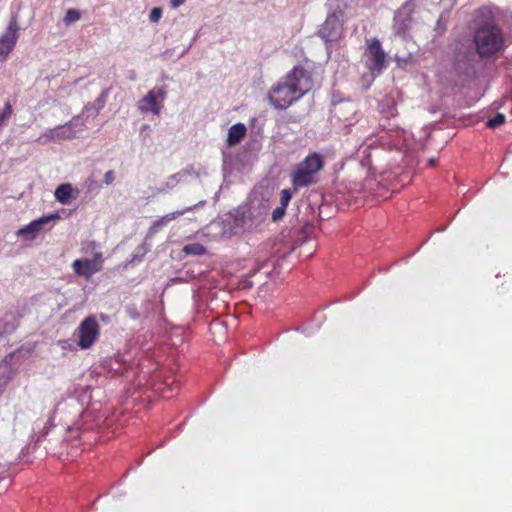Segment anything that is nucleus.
Returning <instances> with one entry per match:
<instances>
[{"label": "nucleus", "instance_id": "f257e3e1", "mask_svg": "<svg viewBox=\"0 0 512 512\" xmlns=\"http://www.w3.org/2000/svg\"><path fill=\"white\" fill-rule=\"evenodd\" d=\"M312 87L311 73L302 66H295L272 85L267 98L275 109L285 110L307 94Z\"/></svg>", "mask_w": 512, "mask_h": 512}, {"label": "nucleus", "instance_id": "f03ea898", "mask_svg": "<svg viewBox=\"0 0 512 512\" xmlns=\"http://www.w3.org/2000/svg\"><path fill=\"white\" fill-rule=\"evenodd\" d=\"M323 155L317 152L308 154L297 164L291 173V184L295 191L314 185L318 182V174L324 168Z\"/></svg>", "mask_w": 512, "mask_h": 512}, {"label": "nucleus", "instance_id": "7ed1b4c3", "mask_svg": "<svg viewBox=\"0 0 512 512\" xmlns=\"http://www.w3.org/2000/svg\"><path fill=\"white\" fill-rule=\"evenodd\" d=\"M474 43L480 57H490L503 49V33L496 25L484 24L475 31Z\"/></svg>", "mask_w": 512, "mask_h": 512}, {"label": "nucleus", "instance_id": "20e7f679", "mask_svg": "<svg viewBox=\"0 0 512 512\" xmlns=\"http://www.w3.org/2000/svg\"><path fill=\"white\" fill-rule=\"evenodd\" d=\"M366 57L365 65L367 69L372 74H381L385 68L386 53L378 39L373 38L369 40L366 49Z\"/></svg>", "mask_w": 512, "mask_h": 512}, {"label": "nucleus", "instance_id": "39448f33", "mask_svg": "<svg viewBox=\"0 0 512 512\" xmlns=\"http://www.w3.org/2000/svg\"><path fill=\"white\" fill-rule=\"evenodd\" d=\"M17 16H13L3 34L0 35V62H5L16 46L19 38Z\"/></svg>", "mask_w": 512, "mask_h": 512}, {"label": "nucleus", "instance_id": "423d86ee", "mask_svg": "<svg viewBox=\"0 0 512 512\" xmlns=\"http://www.w3.org/2000/svg\"><path fill=\"white\" fill-rule=\"evenodd\" d=\"M343 12L334 11L329 14L322 24L319 34L325 42H334L340 39L343 32Z\"/></svg>", "mask_w": 512, "mask_h": 512}, {"label": "nucleus", "instance_id": "0eeeda50", "mask_svg": "<svg viewBox=\"0 0 512 512\" xmlns=\"http://www.w3.org/2000/svg\"><path fill=\"white\" fill-rule=\"evenodd\" d=\"M78 345L82 349L90 348L100 334V326L94 316L86 317L79 325Z\"/></svg>", "mask_w": 512, "mask_h": 512}, {"label": "nucleus", "instance_id": "6e6552de", "mask_svg": "<svg viewBox=\"0 0 512 512\" xmlns=\"http://www.w3.org/2000/svg\"><path fill=\"white\" fill-rule=\"evenodd\" d=\"M103 254L97 252L93 255L92 259L80 258L72 263V269L77 276L90 279L95 273L103 269Z\"/></svg>", "mask_w": 512, "mask_h": 512}, {"label": "nucleus", "instance_id": "1a4fd4ad", "mask_svg": "<svg viewBox=\"0 0 512 512\" xmlns=\"http://www.w3.org/2000/svg\"><path fill=\"white\" fill-rule=\"evenodd\" d=\"M166 98V89L164 87H154L139 102V109L144 112H152L159 115Z\"/></svg>", "mask_w": 512, "mask_h": 512}, {"label": "nucleus", "instance_id": "9d476101", "mask_svg": "<svg viewBox=\"0 0 512 512\" xmlns=\"http://www.w3.org/2000/svg\"><path fill=\"white\" fill-rule=\"evenodd\" d=\"M76 132L71 122L65 123L64 125H58L54 128L45 130L38 138V142L47 144L48 142H59L63 140L73 139Z\"/></svg>", "mask_w": 512, "mask_h": 512}, {"label": "nucleus", "instance_id": "9b49d317", "mask_svg": "<svg viewBox=\"0 0 512 512\" xmlns=\"http://www.w3.org/2000/svg\"><path fill=\"white\" fill-rule=\"evenodd\" d=\"M58 218L57 214H52L50 216H43L39 219H36L29 223L28 225L20 228L17 231V235L20 237H26L28 239H34L43 228V226L48 223L51 219Z\"/></svg>", "mask_w": 512, "mask_h": 512}, {"label": "nucleus", "instance_id": "f8f14e48", "mask_svg": "<svg viewBox=\"0 0 512 512\" xmlns=\"http://www.w3.org/2000/svg\"><path fill=\"white\" fill-rule=\"evenodd\" d=\"M190 210H191V208H187L185 210H178L175 212L168 213V214L164 215L163 217H160L159 219H157L153 222V224L151 225L150 231L152 233H157L164 226L168 225L171 221L175 220L178 216H182L185 214V212L190 211Z\"/></svg>", "mask_w": 512, "mask_h": 512}, {"label": "nucleus", "instance_id": "ddd939ff", "mask_svg": "<svg viewBox=\"0 0 512 512\" xmlns=\"http://www.w3.org/2000/svg\"><path fill=\"white\" fill-rule=\"evenodd\" d=\"M55 199L63 204H69L72 198H75L74 189L70 183L59 185L54 192Z\"/></svg>", "mask_w": 512, "mask_h": 512}, {"label": "nucleus", "instance_id": "4468645a", "mask_svg": "<svg viewBox=\"0 0 512 512\" xmlns=\"http://www.w3.org/2000/svg\"><path fill=\"white\" fill-rule=\"evenodd\" d=\"M246 126L242 123H237L229 128L227 143L229 146L238 144L246 135Z\"/></svg>", "mask_w": 512, "mask_h": 512}, {"label": "nucleus", "instance_id": "2eb2a0df", "mask_svg": "<svg viewBox=\"0 0 512 512\" xmlns=\"http://www.w3.org/2000/svg\"><path fill=\"white\" fill-rule=\"evenodd\" d=\"M183 252L187 255H204L206 248L200 243H191L183 247Z\"/></svg>", "mask_w": 512, "mask_h": 512}, {"label": "nucleus", "instance_id": "dca6fc26", "mask_svg": "<svg viewBox=\"0 0 512 512\" xmlns=\"http://www.w3.org/2000/svg\"><path fill=\"white\" fill-rule=\"evenodd\" d=\"M13 114V108L9 101L5 102L4 108L0 110V127L6 124Z\"/></svg>", "mask_w": 512, "mask_h": 512}, {"label": "nucleus", "instance_id": "f3484780", "mask_svg": "<svg viewBox=\"0 0 512 512\" xmlns=\"http://www.w3.org/2000/svg\"><path fill=\"white\" fill-rule=\"evenodd\" d=\"M81 18V14L76 9H68L65 16H64V23L66 25H70L76 21H78Z\"/></svg>", "mask_w": 512, "mask_h": 512}, {"label": "nucleus", "instance_id": "a211bd4d", "mask_svg": "<svg viewBox=\"0 0 512 512\" xmlns=\"http://www.w3.org/2000/svg\"><path fill=\"white\" fill-rule=\"evenodd\" d=\"M505 122V116L498 113L495 117L491 118L487 122V127L495 129Z\"/></svg>", "mask_w": 512, "mask_h": 512}, {"label": "nucleus", "instance_id": "6ab92c4d", "mask_svg": "<svg viewBox=\"0 0 512 512\" xmlns=\"http://www.w3.org/2000/svg\"><path fill=\"white\" fill-rule=\"evenodd\" d=\"M162 13H163L162 8H160V7L153 8L149 14V20L152 23H157L161 19Z\"/></svg>", "mask_w": 512, "mask_h": 512}, {"label": "nucleus", "instance_id": "aec40b11", "mask_svg": "<svg viewBox=\"0 0 512 512\" xmlns=\"http://www.w3.org/2000/svg\"><path fill=\"white\" fill-rule=\"evenodd\" d=\"M291 197H292V195H291L290 190H288V189L282 190L280 193L281 206L286 208L291 200Z\"/></svg>", "mask_w": 512, "mask_h": 512}, {"label": "nucleus", "instance_id": "412c9836", "mask_svg": "<svg viewBox=\"0 0 512 512\" xmlns=\"http://www.w3.org/2000/svg\"><path fill=\"white\" fill-rule=\"evenodd\" d=\"M286 208L283 206H279L275 208L272 212V219L273 221L280 220L285 215Z\"/></svg>", "mask_w": 512, "mask_h": 512}, {"label": "nucleus", "instance_id": "4be33fe9", "mask_svg": "<svg viewBox=\"0 0 512 512\" xmlns=\"http://www.w3.org/2000/svg\"><path fill=\"white\" fill-rule=\"evenodd\" d=\"M115 180V172L113 170H109L104 175V183L106 185H111Z\"/></svg>", "mask_w": 512, "mask_h": 512}, {"label": "nucleus", "instance_id": "5701e85b", "mask_svg": "<svg viewBox=\"0 0 512 512\" xmlns=\"http://www.w3.org/2000/svg\"><path fill=\"white\" fill-rule=\"evenodd\" d=\"M186 0H170V6L171 8L175 9L179 6L183 5Z\"/></svg>", "mask_w": 512, "mask_h": 512}, {"label": "nucleus", "instance_id": "b1692460", "mask_svg": "<svg viewBox=\"0 0 512 512\" xmlns=\"http://www.w3.org/2000/svg\"><path fill=\"white\" fill-rule=\"evenodd\" d=\"M437 162H438V160L436 158H430L429 161H428L429 165L432 166V167L436 166Z\"/></svg>", "mask_w": 512, "mask_h": 512}]
</instances>
